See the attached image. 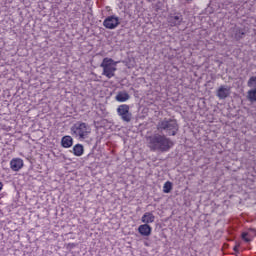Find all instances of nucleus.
Masks as SVG:
<instances>
[{
	"label": "nucleus",
	"mask_w": 256,
	"mask_h": 256,
	"mask_svg": "<svg viewBox=\"0 0 256 256\" xmlns=\"http://www.w3.org/2000/svg\"><path fill=\"white\" fill-rule=\"evenodd\" d=\"M2 189H3V183L0 182V192H1Z\"/></svg>",
	"instance_id": "nucleus-20"
},
{
	"label": "nucleus",
	"mask_w": 256,
	"mask_h": 256,
	"mask_svg": "<svg viewBox=\"0 0 256 256\" xmlns=\"http://www.w3.org/2000/svg\"><path fill=\"white\" fill-rule=\"evenodd\" d=\"M62 147L70 148L73 145V138L71 136L62 137Z\"/></svg>",
	"instance_id": "nucleus-15"
},
{
	"label": "nucleus",
	"mask_w": 256,
	"mask_h": 256,
	"mask_svg": "<svg viewBox=\"0 0 256 256\" xmlns=\"http://www.w3.org/2000/svg\"><path fill=\"white\" fill-rule=\"evenodd\" d=\"M131 96L129 95V93L127 91H120L118 92V94H116V101L118 102H127L128 100H130Z\"/></svg>",
	"instance_id": "nucleus-13"
},
{
	"label": "nucleus",
	"mask_w": 256,
	"mask_h": 256,
	"mask_svg": "<svg viewBox=\"0 0 256 256\" xmlns=\"http://www.w3.org/2000/svg\"><path fill=\"white\" fill-rule=\"evenodd\" d=\"M167 22L171 27H176L181 25V23L183 22V17L182 15H170L167 19Z\"/></svg>",
	"instance_id": "nucleus-9"
},
{
	"label": "nucleus",
	"mask_w": 256,
	"mask_h": 256,
	"mask_svg": "<svg viewBox=\"0 0 256 256\" xmlns=\"http://www.w3.org/2000/svg\"><path fill=\"white\" fill-rule=\"evenodd\" d=\"M10 166L11 169L13 171H19L20 169H22V167L24 166V162L22 159L20 158H14L11 162H10Z\"/></svg>",
	"instance_id": "nucleus-10"
},
{
	"label": "nucleus",
	"mask_w": 256,
	"mask_h": 256,
	"mask_svg": "<svg viewBox=\"0 0 256 256\" xmlns=\"http://www.w3.org/2000/svg\"><path fill=\"white\" fill-rule=\"evenodd\" d=\"M100 67H102V75L106 76V78L111 79L115 76L117 63L113 59L104 58Z\"/></svg>",
	"instance_id": "nucleus-4"
},
{
	"label": "nucleus",
	"mask_w": 256,
	"mask_h": 256,
	"mask_svg": "<svg viewBox=\"0 0 256 256\" xmlns=\"http://www.w3.org/2000/svg\"><path fill=\"white\" fill-rule=\"evenodd\" d=\"M70 131H72V135L79 140H86L90 137L92 129L89 124L78 121L70 128Z\"/></svg>",
	"instance_id": "nucleus-3"
},
{
	"label": "nucleus",
	"mask_w": 256,
	"mask_h": 256,
	"mask_svg": "<svg viewBox=\"0 0 256 256\" xmlns=\"http://www.w3.org/2000/svg\"><path fill=\"white\" fill-rule=\"evenodd\" d=\"M84 146L82 144H76L74 145V147L72 148V152L74 153V155L76 157H80L84 154Z\"/></svg>",
	"instance_id": "nucleus-14"
},
{
	"label": "nucleus",
	"mask_w": 256,
	"mask_h": 256,
	"mask_svg": "<svg viewBox=\"0 0 256 256\" xmlns=\"http://www.w3.org/2000/svg\"><path fill=\"white\" fill-rule=\"evenodd\" d=\"M247 86L251 89L247 92L246 98L250 102H256V76L249 78L247 81Z\"/></svg>",
	"instance_id": "nucleus-6"
},
{
	"label": "nucleus",
	"mask_w": 256,
	"mask_h": 256,
	"mask_svg": "<svg viewBox=\"0 0 256 256\" xmlns=\"http://www.w3.org/2000/svg\"><path fill=\"white\" fill-rule=\"evenodd\" d=\"M231 93V89L228 86L222 85L218 88L216 96L219 99H226Z\"/></svg>",
	"instance_id": "nucleus-8"
},
{
	"label": "nucleus",
	"mask_w": 256,
	"mask_h": 256,
	"mask_svg": "<svg viewBox=\"0 0 256 256\" xmlns=\"http://www.w3.org/2000/svg\"><path fill=\"white\" fill-rule=\"evenodd\" d=\"M146 140L151 151L168 152L174 146L170 138L161 134L151 135Z\"/></svg>",
	"instance_id": "nucleus-1"
},
{
	"label": "nucleus",
	"mask_w": 256,
	"mask_h": 256,
	"mask_svg": "<svg viewBox=\"0 0 256 256\" xmlns=\"http://www.w3.org/2000/svg\"><path fill=\"white\" fill-rule=\"evenodd\" d=\"M138 232L142 236H150L152 232V227L149 224H143L138 227Z\"/></svg>",
	"instance_id": "nucleus-11"
},
{
	"label": "nucleus",
	"mask_w": 256,
	"mask_h": 256,
	"mask_svg": "<svg viewBox=\"0 0 256 256\" xmlns=\"http://www.w3.org/2000/svg\"><path fill=\"white\" fill-rule=\"evenodd\" d=\"M239 247H240V244L235 245L234 248H233V251L235 253H239Z\"/></svg>",
	"instance_id": "nucleus-19"
},
{
	"label": "nucleus",
	"mask_w": 256,
	"mask_h": 256,
	"mask_svg": "<svg viewBox=\"0 0 256 256\" xmlns=\"http://www.w3.org/2000/svg\"><path fill=\"white\" fill-rule=\"evenodd\" d=\"M172 189H173L172 182L167 181V182L164 183V185H163V192L164 193H170Z\"/></svg>",
	"instance_id": "nucleus-16"
},
{
	"label": "nucleus",
	"mask_w": 256,
	"mask_h": 256,
	"mask_svg": "<svg viewBox=\"0 0 256 256\" xmlns=\"http://www.w3.org/2000/svg\"><path fill=\"white\" fill-rule=\"evenodd\" d=\"M103 25L107 29L113 30V29H116L120 25V21H119L118 17L108 16L105 18Z\"/></svg>",
	"instance_id": "nucleus-7"
},
{
	"label": "nucleus",
	"mask_w": 256,
	"mask_h": 256,
	"mask_svg": "<svg viewBox=\"0 0 256 256\" xmlns=\"http://www.w3.org/2000/svg\"><path fill=\"white\" fill-rule=\"evenodd\" d=\"M155 221V215L152 212H145L141 217V222L144 224L153 223Z\"/></svg>",
	"instance_id": "nucleus-12"
},
{
	"label": "nucleus",
	"mask_w": 256,
	"mask_h": 256,
	"mask_svg": "<svg viewBox=\"0 0 256 256\" xmlns=\"http://www.w3.org/2000/svg\"><path fill=\"white\" fill-rule=\"evenodd\" d=\"M116 112H118V116H120L121 120L124 122H131L132 120V113L130 112V106L127 104H122L118 106V109H116Z\"/></svg>",
	"instance_id": "nucleus-5"
},
{
	"label": "nucleus",
	"mask_w": 256,
	"mask_h": 256,
	"mask_svg": "<svg viewBox=\"0 0 256 256\" xmlns=\"http://www.w3.org/2000/svg\"><path fill=\"white\" fill-rule=\"evenodd\" d=\"M157 130L166 133L168 136H176L179 131V124L175 119L164 118L158 122Z\"/></svg>",
	"instance_id": "nucleus-2"
},
{
	"label": "nucleus",
	"mask_w": 256,
	"mask_h": 256,
	"mask_svg": "<svg viewBox=\"0 0 256 256\" xmlns=\"http://www.w3.org/2000/svg\"><path fill=\"white\" fill-rule=\"evenodd\" d=\"M245 35V32L243 29L237 28L235 31V39L236 40H240L243 38V36Z\"/></svg>",
	"instance_id": "nucleus-17"
},
{
	"label": "nucleus",
	"mask_w": 256,
	"mask_h": 256,
	"mask_svg": "<svg viewBox=\"0 0 256 256\" xmlns=\"http://www.w3.org/2000/svg\"><path fill=\"white\" fill-rule=\"evenodd\" d=\"M241 238L245 241V242H250L252 239H251V235L247 232H243L241 234Z\"/></svg>",
	"instance_id": "nucleus-18"
}]
</instances>
